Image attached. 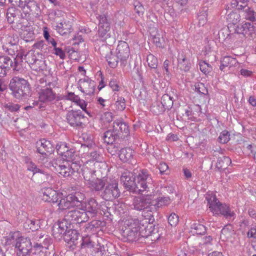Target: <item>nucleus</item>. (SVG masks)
Listing matches in <instances>:
<instances>
[{"label": "nucleus", "mask_w": 256, "mask_h": 256, "mask_svg": "<svg viewBox=\"0 0 256 256\" xmlns=\"http://www.w3.org/2000/svg\"><path fill=\"white\" fill-rule=\"evenodd\" d=\"M230 134L227 130L222 131L218 138L219 142L222 144L227 143L230 140Z\"/></svg>", "instance_id": "603ef678"}, {"label": "nucleus", "mask_w": 256, "mask_h": 256, "mask_svg": "<svg viewBox=\"0 0 256 256\" xmlns=\"http://www.w3.org/2000/svg\"><path fill=\"white\" fill-rule=\"evenodd\" d=\"M206 200L210 211L214 214H222L226 218H232L234 213L231 211L229 206L226 204H222L220 202L215 195H208Z\"/></svg>", "instance_id": "7ed1b4c3"}, {"label": "nucleus", "mask_w": 256, "mask_h": 256, "mask_svg": "<svg viewBox=\"0 0 256 256\" xmlns=\"http://www.w3.org/2000/svg\"><path fill=\"white\" fill-rule=\"evenodd\" d=\"M199 66L200 70L205 74L209 73L212 70L210 65L204 61L200 62Z\"/></svg>", "instance_id": "5fc2aeb1"}, {"label": "nucleus", "mask_w": 256, "mask_h": 256, "mask_svg": "<svg viewBox=\"0 0 256 256\" xmlns=\"http://www.w3.org/2000/svg\"><path fill=\"white\" fill-rule=\"evenodd\" d=\"M40 222L39 220L27 219L24 224V226L26 229L35 231L40 228Z\"/></svg>", "instance_id": "7c9ffc66"}, {"label": "nucleus", "mask_w": 256, "mask_h": 256, "mask_svg": "<svg viewBox=\"0 0 256 256\" xmlns=\"http://www.w3.org/2000/svg\"><path fill=\"white\" fill-rule=\"evenodd\" d=\"M65 160H62L60 158L52 159L50 161H46V166L48 168H54V170L58 172H59L60 168L61 166L64 164V162Z\"/></svg>", "instance_id": "c9c22d12"}, {"label": "nucleus", "mask_w": 256, "mask_h": 256, "mask_svg": "<svg viewBox=\"0 0 256 256\" xmlns=\"http://www.w3.org/2000/svg\"><path fill=\"white\" fill-rule=\"evenodd\" d=\"M64 220L70 224H80L87 222L88 216L84 210H74L68 211L65 214Z\"/></svg>", "instance_id": "0eeeda50"}, {"label": "nucleus", "mask_w": 256, "mask_h": 256, "mask_svg": "<svg viewBox=\"0 0 256 256\" xmlns=\"http://www.w3.org/2000/svg\"><path fill=\"white\" fill-rule=\"evenodd\" d=\"M113 120V114L110 112H105L101 114L100 120L101 124L104 126L112 122Z\"/></svg>", "instance_id": "79ce46f5"}, {"label": "nucleus", "mask_w": 256, "mask_h": 256, "mask_svg": "<svg viewBox=\"0 0 256 256\" xmlns=\"http://www.w3.org/2000/svg\"><path fill=\"white\" fill-rule=\"evenodd\" d=\"M78 84L80 90L86 95L91 96L94 94L96 82L88 77L80 80Z\"/></svg>", "instance_id": "2eb2a0df"}, {"label": "nucleus", "mask_w": 256, "mask_h": 256, "mask_svg": "<svg viewBox=\"0 0 256 256\" xmlns=\"http://www.w3.org/2000/svg\"><path fill=\"white\" fill-rule=\"evenodd\" d=\"M168 222L172 226H176L178 222V216L175 213H172L168 218Z\"/></svg>", "instance_id": "680f3d73"}, {"label": "nucleus", "mask_w": 256, "mask_h": 256, "mask_svg": "<svg viewBox=\"0 0 256 256\" xmlns=\"http://www.w3.org/2000/svg\"><path fill=\"white\" fill-rule=\"evenodd\" d=\"M33 48L40 50L42 52H46V45L43 40H40L33 45Z\"/></svg>", "instance_id": "e2e57ef3"}, {"label": "nucleus", "mask_w": 256, "mask_h": 256, "mask_svg": "<svg viewBox=\"0 0 256 256\" xmlns=\"http://www.w3.org/2000/svg\"><path fill=\"white\" fill-rule=\"evenodd\" d=\"M37 152L42 155L51 154L54 151V147L49 140L43 139L36 142Z\"/></svg>", "instance_id": "6ab92c4d"}, {"label": "nucleus", "mask_w": 256, "mask_h": 256, "mask_svg": "<svg viewBox=\"0 0 256 256\" xmlns=\"http://www.w3.org/2000/svg\"><path fill=\"white\" fill-rule=\"evenodd\" d=\"M66 119L70 126L78 128L82 126L86 117L80 110H72L68 112Z\"/></svg>", "instance_id": "6e6552de"}, {"label": "nucleus", "mask_w": 256, "mask_h": 256, "mask_svg": "<svg viewBox=\"0 0 256 256\" xmlns=\"http://www.w3.org/2000/svg\"><path fill=\"white\" fill-rule=\"evenodd\" d=\"M75 155V151L74 149L70 148L69 149L68 151H66V153L64 155V156L66 160V161L67 162H72L74 160V157Z\"/></svg>", "instance_id": "338daca9"}, {"label": "nucleus", "mask_w": 256, "mask_h": 256, "mask_svg": "<svg viewBox=\"0 0 256 256\" xmlns=\"http://www.w3.org/2000/svg\"><path fill=\"white\" fill-rule=\"evenodd\" d=\"M96 171L89 170L88 168H85L82 170V176L84 180L87 182L86 183L92 182L96 178Z\"/></svg>", "instance_id": "a19ab883"}, {"label": "nucleus", "mask_w": 256, "mask_h": 256, "mask_svg": "<svg viewBox=\"0 0 256 256\" xmlns=\"http://www.w3.org/2000/svg\"><path fill=\"white\" fill-rule=\"evenodd\" d=\"M56 148L58 154L62 156H64L66 151L68 150L66 144L64 142L58 144L56 146Z\"/></svg>", "instance_id": "09e8293b"}, {"label": "nucleus", "mask_w": 256, "mask_h": 256, "mask_svg": "<svg viewBox=\"0 0 256 256\" xmlns=\"http://www.w3.org/2000/svg\"><path fill=\"white\" fill-rule=\"evenodd\" d=\"M31 68L36 72L46 70V61L42 58H37L34 63L31 66Z\"/></svg>", "instance_id": "e433bc0d"}, {"label": "nucleus", "mask_w": 256, "mask_h": 256, "mask_svg": "<svg viewBox=\"0 0 256 256\" xmlns=\"http://www.w3.org/2000/svg\"><path fill=\"white\" fill-rule=\"evenodd\" d=\"M16 248L18 250V256H30L32 245L28 238L20 236L16 239Z\"/></svg>", "instance_id": "9d476101"}, {"label": "nucleus", "mask_w": 256, "mask_h": 256, "mask_svg": "<svg viewBox=\"0 0 256 256\" xmlns=\"http://www.w3.org/2000/svg\"><path fill=\"white\" fill-rule=\"evenodd\" d=\"M23 58L22 60H19V63L20 62H22L23 60H25L26 62L30 67L34 63L35 61L37 59L36 56L33 52H28L26 54H22Z\"/></svg>", "instance_id": "ea45409f"}, {"label": "nucleus", "mask_w": 256, "mask_h": 256, "mask_svg": "<svg viewBox=\"0 0 256 256\" xmlns=\"http://www.w3.org/2000/svg\"><path fill=\"white\" fill-rule=\"evenodd\" d=\"M60 196V194L51 188H46L42 190V200L44 202L52 204L57 203Z\"/></svg>", "instance_id": "f3484780"}, {"label": "nucleus", "mask_w": 256, "mask_h": 256, "mask_svg": "<svg viewBox=\"0 0 256 256\" xmlns=\"http://www.w3.org/2000/svg\"><path fill=\"white\" fill-rule=\"evenodd\" d=\"M150 110L154 114L159 115L163 113L166 110V109L160 102H156L152 104L150 107Z\"/></svg>", "instance_id": "37998d69"}, {"label": "nucleus", "mask_w": 256, "mask_h": 256, "mask_svg": "<svg viewBox=\"0 0 256 256\" xmlns=\"http://www.w3.org/2000/svg\"><path fill=\"white\" fill-rule=\"evenodd\" d=\"M72 30V26L67 24L66 23L62 24H60L57 26V30L61 35H64L70 32Z\"/></svg>", "instance_id": "49530a36"}, {"label": "nucleus", "mask_w": 256, "mask_h": 256, "mask_svg": "<svg viewBox=\"0 0 256 256\" xmlns=\"http://www.w3.org/2000/svg\"><path fill=\"white\" fill-rule=\"evenodd\" d=\"M135 154L134 151L130 148H122L119 152V158L123 162H132L134 156Z\"/></svg>", "instance_id": "b1692460"}, {"label": "nucleus", "mask_w": 256, "mask_h": 256, "mask_svg": "<svg viewBox=\"0 0 256 256\" xmlns=\"http://www.w3.org/2000/svg\"><path fill=\"white\" fill-rule=\"evenodd\" d=\"M93 249L94 252V256H102L104 254V246H101L98 241H97V244Z\"/></svg>", "instance_id": "13d9d810"}, {"label": "nucleus", "mask_w": 256, "mask_h": 256, "mask_svg": "<svg viewBox=\"0 0 256 256\" xmlns=\"http://www.w3.org/2000/svg\"><path fill=\"white\" fill-rule=\"evenodd\" d=\"M172 202L169 196H159L156 199L152 200V212L156 211L157 209L168 205Z\"/></svg>", "instance_id": "5701e85b"}, {"label": "nucleus", "mask_w": 256, "mask_h": 256, "mask_svg": "<svg viewBox=\"0 0 256 256\" xmlns=\"http://www.w3.org/2000/svg\"><path fill=\"white\" fill-rule=\"evenodd\" d=\"M42 248H48L49 246H52V239L48 235H46L42 241Z\"/></svg>", "instance_id": "774afa93"}, {"label": "nucleus", "mask_w": 256, "mask_h": 256, "mask_svg": "<svg viewBox=\"0 0 256 256\" xmlns=\"http://www.w3.org/2000/svg\"><path fill=\"white\" fill-rule=\"evenodd\" d=\"M212 238L211 236H204L200 242V245L201 246L202 248H206L207 246L212 244Z\"/></svg>", "instance_id": "052dcab7"}, {"label": "nucleus", "mask_w": 256, "mask_h": 256, "mask_svg": "<svg viewBox=\"0 0 256 256\" xmlns=\"http://www.w3.org/2000/svg\"><path fill=\"white\" fill-rule=\"evenodd\" d=\"M96 239V236L94 235L91 236L86 235V236H84L82 240L80 248H93L97 244V241L98 240Z\"/></svg>", "instance_id": "a878e982"}, {"label": "nucleus", "mask_w": 256, "mask_h": 256, "mask_svg": "<svg viewBox=\"0 0 256 256\" xmlns=\"http://www.w3.org/2000/svg\"><path fill=\"white\" fill-rule=\"evenodd\" d=\"M238 10H242L244 18L252 22H256V8L248 5L240 4Z\"/></svg>", "instance_id": "aec40b11"}, {"label": "nucleus", "mask_w": 256, "mask_h": 256, "mask_svg": "<svg viewBox=\"0 0 256 256\" xmlns=\"http://www.w3.org/2000/svg\"><path fill=\"white\" fill-rule=\"evenodd\" d=\"M256 26L254 24L246 22L243 24H240L236 27V32L237 34L251 35L254 32Z\"/></svg>", "instance_id": "412c9836"}, {"label": "nucleus", "mask_w": 256, "mask_h": 256, "mask_svg": "<svg viewBox=\"0 0 256 256\" xmlns=\"http://www.w3.org/2000/svg\"><path fill=\"white\" fill-rule=\"evenodd\" d=\"M120 181L126 188L136 193L148 192L154 189L152 179L146 170L140 171L134 178L130 172H124L120 177Z\"/></svg>", "instance_id": "f257e3e1"}, {"label": "nucleus", "mask_w": 256, "mask_h": 256, "mask_svg": "<svg viewBox=\"0 0 256 256\" xmlns=\"http://www.w3.org/2000/svg\"><path fill=\"white\" fill-rule=\"evenodd\" d=\"M98 208V202L95 199L92 198L88 200L86 206V210H84L88 216V219L96 215Z\"/></svg>", "instance_id": "4be33fe9"}, {"label": "nucleus", "mask_w": 256, "mask_h": 256, "mask_svg": "<svg viewBox=\"0 0 256 256\" xmlns=\"http://www.w3.org/2000/svg\"><path fill=\"white\" fill-rule=\"evenodd\" d=\"M64 222H62L59 224L60 232L62 234L64 230V226L66 227V230L64 233V240L68 244H70V247L76 246L79 244V237L80 234L76 230L68 229V226L64 224Z\"/></svg>", "instance_id": "423d86ee"}, {"label": "nucleus", "mask_w": 256, "mask_h": 256, "mask_svg": "<svg viewBox=\"0 0 256 256\" xmlns=\"http://www.w3.org/2000/svg\"><path fill=\"white\" fill-rule=\"evenodd\" d=\"M127 225L128 226H126L125 228L122 230V236L128 240H135L137 238L138 232H140V228L138 224L134 222L132 224L128 222Z\"/></svg>", "instance_id": "ddd939ff"}, {"label": "nucleus", "mask_w": 256, "mask_h": 256, "mask_svg": "<svg viewBox=\"0 0 256 256\" xmlns=\"http://www.w3.org/2000/svg\"><path fill=\"white\" fill-rule=\"evenodd\" d=\"M148 66L150 68H157L158 61L157 58L153 54H149L147 56Z\"/></svg>", "instance_id": "3c124183"}, {"label": "nucleus", "mask_w": 256, "mask_h": 256, "mask_svg": "<svg viewBox=\"0 0 256 256\" xmlns=\"http://www.w3.org/2000/svg\"><path fill=\"white\" fill-rule=\"evenodd\" d=\"M194 86L196 92L204 94H206L208 93V90L204 84L202 82H198Z\"/></svg>", "instance_id": "0e129e2a"}, {"label": "nucleus", "mask_w": 256, "mask_h": 256, "mask_svg": "<svg viewBox=\"0 0 256 256\" xmlns=\"http://www.w3.org/2000/svg\"><path fill=\"white\" fill-rule=\"evenodd\" d=\"M22 58L23 56L22 54H18L13 62L12 59L8 56H0V77L3 78L6 76L8 72L12 68L14 70H20V66L19 64V60Z\"/></svg>", "instance_id": "39448f33"}, {"label": "nucleus", "mask_w": 256, "mask_h": 256, "mask_svg": "<svg viewBox=\"0 0 256 256\" xmlns=\"http://www.w3.org/2000/svg\"><path fill=\"white\" fill-rule=\"evenodd\" d=\"M99 27L104 26L106 24L108 26H110V23L108 22V16L105 14H102L99 16Z\"/></svg>", "instance_id": "69168bd1"}, {"label": "nucleus", "mask_w": 256, "mask_h": 256, "mask_svg": "<svg viewBox=\"0 0 256 256\" xmlns=\"http://www.w3.org/2000/svg\"><path fill=\"white\" fill-rule=\"evenodd\" d=\"M116 100L114 104H112V108L114 112L122 111L126 108V101L122 96H117Z\"/></svg>", "instance_id": "72a5a7b5"}, {"label": "nucleus", "mask_w": 256, "mask_h": 256, "mask_svg": "<svg viewBox=\"0 0 256 256\" xmlns=\"http://www.w3.org/2000/svg\"><path fill=\"white\" fill-rule=\"evenodd\" d=\"M3 106L6 110L12 112H18L20 108V104L10 102L4 104Z\"/></svg>", "instance_id": "de8ad7c7"}, {"label": "nucleus", "mask_w": 256, "mask_h": 256, "mask_svg": "<svg viewBox=\"0 0 256 256\" xmlns=\"http://www.w3.org/2000/svg\"><path fill=\"white\" fill-rule=\"evenodd\" d=\"M130 48L128 43L124 41L119 42L116 48V54L120 58V60L124 63L130 56Z\"/></svg>", "instance_id": "a211bd4d"}, {"label": "nucleus", "mask_w": 256, "mask_h": 256, "mask_svg": "<svg viewBox=\"0 0 256 256\" xmlns=\"http://www.w3.org/2000/svg\"><path fill=\"white\" fill-rule=\"evenodd\" d=\"M34 176L40 178V181L43 182L48 181L52 178L51 176L49 174L40 168V170Z\"/></svg>", "instance_id": "a18cd8bd"}, {"label": "nucleus", "mask_w": 256, "mask_h": 256, "mask_svg": "<svg viewBox=\"0 0 256 256\" xmlns=\"http://www.w3.org/2000/svg\"><path fill=\"white\" fill-rule=\"evenodd\" d=\"M106 61L109 66L112 68H115L117 66L120 58L116 54H114L112 51L107 54L106 56Z\"/></svg>", "instance_id": "473e14b6"}, {"label": "nucleus", "mask_w": 256, "mask_h": 256, "mask_svg": "<svg viewBox=\"0 0 256 256\" xmlns=\"http://www.w3.org/2000/svg\"><path fill=\"white\" fill-rule=\"evenodd\" d=\"M229 31L228 28H224L220 30L218 34L220 40H227L228 38Z\"/></svg>", "instance_id": "6e6d98bb"}, {"label": "nucleus", "mask_w": 256, "mask_h": 256, "mask_svg": "<svg viewBox=\"0 0 256 256\" xmlns=\"http://www.w3.org/2000/svg\"><path fill=\"white\" fill-rule=\"evenodd\" d=\"M160 102L166 110H169L173 106L172 98L168 94H164L162 96Z\"/></svg>", "instance_id": "58836bf2"}, {"label": "nucleus", "mask_w": 256, "mask_h": 256, "mask_svg": "<svg viewBox=\"0 0 256 256\" xmlns=\"http://www.w3.org/2000/svg\"><path fill=\"white\" fill-rule=\"evenodd\" d=\"M20 10L16 7L12 6L8 9L6 12V18L8 22L10 24H12L14 22V18L18 15Z\"/></svg>", "instance_id": "4c0bfd02"}, {"label": "nucleus", "mask_w": 256, "mask_h": 256, "mask_svg": "<svg viewBox=\"0 0 256 256\" xmlns=\"http://www.w3.org/2000/svg\"><path fill=\"white\" fill-rule=\"evenodd\" d=\"M110 26L106 24L104 27L102 26L98 28V36L101 38L104 41L107 42V40L110 37Z\"/></svg>", "instance_id": "f704fd0d"}, {"label": "nucleus", "mask_w": 256, "mask_h": 256, "mask_svg": "<svg viewBox=\"0 0 256 256\" xmlns=\"http://www.w3.org/2000/svg\"><path fill=\"white\" fill-rule=\"evenodd\" d=\"M221 65L220 68L223 70L225 67H231L235 66L237 61L235 58L229 56H224L221 60Z\"/></svg>", "instance_id": "2f4dec72"}, {"label": "nucleus", "mask_w": 256, "mask_h": 256, "mask_svg": "<svg viewBox=\"0 0 256 256\" xmlns=\"http://www.w3.org/2000/svg\"><path fill=\"white\" fill-rule=\"evenodd\" d=\"M118 184L116 182L108 184L105 188L101 196L106 200H112L120 196Z\"/></svg>", "instance_id": "f8f14e48"}, {"label": "nucleus", "mask_w": 256, "mask_h": 256, "mask_svg": "<svg viewBox=\"0 0 256 256\" xmlns=\"http://www.w3.org/2000/svg\"><path fill=\"white\" fill-rule=\"evenodd\" d=\"M231 162V159L228 156L218 157L216 163V168L220 171L224 170Z\"/></svg>", "instance_id": "c85d7f7f"}, {"label": "nucleus", "mask_w": 256, "mask_h": 256, "mask_svg": "<svg viewBox=\"0 0 256 256\" xmlns=\"http://www.w3.org/2000/svg\"><path fill=\"white\" fill-rule=\"evenodd\" d=\"M116 137H117L114 133V130H108L106 132L103 136V140L105 142L108 144H112L114 141Z\"/></svg>", "instance_id": "c03bdc74"}, {"label": "nucleus", "mask_w": 256, "mask_h": 256, "mask_svg": "<svg viewBox=\"0 0 256 256\" xmlns=\"http://www.w3.org/2000/svg\"><path fill=\"white\" fill-rule=\"evenodd\" d=\"M44 36L48 44H51L53 46H56V42L53 38L50 36L46 28H44Z\"/></svg>", "instance_id": "4d7b16f0"}, {"label": "nucleus", "mask_w": 256, "mask_h": 256, "mask_svg": "<svg viewBox=\"0 0 256 256\" xmlns=\"http://www.w3.org/2000/svg\"><path fill=\"white\" fill-rule=\"evenodd\" d=\"M104 226V222L100 220H93L86 226L84 231L88 234H92L94 235L99 228Z\"/></svg>", "instance_id": "393cba45"}, {"label": "nucleus", "mask_w": 256, "mask_h": 256, "mask_svg": "<svg viewBox=\"0 0 256 256\" xmlns=\"http://www.w3.org/2000/svg\"><path fill=\"white\" fill-rule=\"evenodd\" d=\"M178 66L181 70L184 72H188L190 70V63L189 60L185 56H184L182 54L181 56L180 54L178 55Z\"/></svg>", "instance_id": "c756f323"}, {"label": "nucleus", "mask_w": 256, "mask_h": 256, "mask_svg": "<svg viewBox=\"0 0 256 256\" xmlns=\"http://www.w3.org/2000/svg\"><path fill=\"white\" fill-rule=\"evenodd\" d=\"M240 14L236 12H230L227 16V20L233 24H236L240 21Z\"/></svg>", "instance_id": "8fccbe9b"}, {"label": "nucleus", "mask_w": 256, "mask_h": 256, "mask_svg": "<svg viewBox=\"0 0 256 256\" xmlns=\"http://www.w3.org/2000/svg\"><path fill=\"white\" fill-rule=\"evenodd\" d=\"M192 228L196 230V233L198 234H204L206 231V226L200 224H194Z\"/></svg>", "instance_id": "bf43d9fd"}, {"label": "nucleus", "mask_w": 256, "mask_h": 256, "mask_svg": "<svg viewBox=\"0 0 256 256\" xmlns=\"http://www.w3.org/2000/svg\"><path fill=\"white\" fill-rule=\"evenodd\" d=\"M18 6L27 9L26 12L30 15L38 18L41 14V10L38 4L34 0H18Z\"/></svg>", "instance_id": "1a4fd4ad"}, {"label": "nucleus", "mask_w": 256, "mask_h": 256, "mask_svg": "<svg viewBox=\"0 0 256 256\" xmlns=\"http://www.w3.org/2000/svg\"><path fill=\"white\" fill-rule=\"evenodd\" d=\"M113 128L114 134L118 138H124L129 135L130 130L128 124L120 120L114 122Z\"/></svg>", "instance_id": "dca6fc26"}, {"label": "nucleus", "mask_w": 256, "mask_h": 256, "mask_svg": "<svg viewBox=\"0 0 256 256\" xmlns=\"http://www.w3.org/2000/svg\"><path fill=\"white\" fill-rule=\"evenodd\" d=\"M106 180L103 178H96L94 179L92 182L86 183L88 187L92 191H100L102 190L106 185Z\"/></svg>", "instance_id": "bb28decb"}, {"label": "nucleus", "mask_w": 256, "mask_h": 256, "mask_svg": "<svg viewBox=\"0 0 256 256\" xmlns=\"http://www.w3.org/2000/svg\"><path fill=\"white\" fill-rule=\"evenodd\" d=\"M152 199L148 196L136 197L134 198L132 206L135 210L143 212H152Z\"/></svg>", "instance_id": "9b49d317"}, {"label": "nucleus", "mask_w": 256, "mask_h": 256, "mask_svg": "<svg viewBox=\"0 0 256 256\" xmlns=\"http://www.w3.org/2000/svg\"><path fill=\"white\" fill-rule=\"evenodd\" d=\"M80 168V166L76 162H72L70 163L67 161H64L62 166H61L58 173L64 177H68L78 172Z\"/></svg>", "instance_id": "4468645a"}, {"label": "nucleus", "mask_w": 256, "mask_h": 256, "mask_svg": "<svg viewBox=\"0 0 256 256\" xmlns=\"http://www.w3.org/2000/svg\"><path fill=\"white\" fill-rule=\"evenodd\" d=\"M8 88L12 96L16 99L24 100L30 97L32 90L28 80L18 76L13 78L10 81Z\"/></svg>", "instance_id": "f03ea898"}, {"label": "nucleus", "mask_w": 256, "mask_h": 256, "mask_svg": "<svg viewBox=\"0 0 256 256\" xmlns=\"http://www.w3.org/2000/svg\"><path fill=\"white\" fill-rule=\"evenodd\" d=\"M89 156L90 160H96L97 162H101L103 159L102 154L96 150L90 152Z\"/></svg>", "instance_id": "864d4df0"}, {"label": "nucleus", "mask_w": 256, "mask_h": 256, "mask_svg": "<svg viewBox=\"0 0 256 256\" xmlns=\"http://www.w3.org/2000/svg\"><path fill=\"white\" fill-rule=\"evenodd\" d=\"M85 195L80 192L70 194L66 197L61 198L58 202L60 209L66 210L74 206H80L85 199Z\"/></svg>", "instance_id": "20e7f679"}, {"label": "nucleus", "mask_w": 256, "mask_h": 256, "mask_svg": "<svg viewBox=\"0 0 256 256\" xmlns=\"http://www.w3.org/2000/svg\"><path fill=\"white\" fill-rule=\"evenodd\" d=\"M55 98V94L51 88H48L42 90L40 94V98L42 102H50L54 100Z\"/></svg>", "instance_id": "cd10ccee"}]
</instances>
